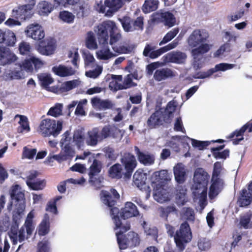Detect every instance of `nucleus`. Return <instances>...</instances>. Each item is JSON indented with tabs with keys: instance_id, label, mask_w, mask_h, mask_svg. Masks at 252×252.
Masks as SVG:
<instances>
[{
	"instance_id": "f257e3e1",
	"label": "nucleus",
	"mask_w": 252,
	"mask_h": 252,
	"mask_svg": "<svg viewBox=\"0 0 252 252\" xmlns=\"http://www.w3.org/2000/svg\"><path fill=\"white\" fill-rule=\"evenodd\" d=\"M25 207L23 204H19L16 210L13 212V220L14 223L12 225L9 233V236L13 245L18 242L21 243L28 239L32 234L34 229L33 219L34 217V211L32 210L26 218L23 226L18 231L19 220L23 215Z\"/></svg>"
},
{
	"instance_id": "f03ea898",
	"label": "nucleus",
	"mask_w": 252,
	"mask_h": 252,
	"mask_svg": "<svg viewBox=\"0 0 252 252\" xmlns=\"http://www.w3.org/2000/svg\"><path fill=\"white\" fill-rule=\"evenodd\" d=\"M110 214L115 224L114 230L117 238L118 244L120 250H125L128 247H134L139 243L137 234L134 232H129L127 237L123 233L130 229L129 223L124 224L119 218V210L117 207L111 209Z\"/></svg>"
},
{
	"instance_id": "7ed1b4c3",
	"label": "nucleus",
	"mask_w": 252,
	"mask_h": 252,
	"mask_svg": "<svg viewBox=\"0 0 252 252\" xmlns=\"http://www.w3.org/2000/svg\"><path fill=\"white\" fill-rule=\"evenodd\" d=\"M208 33L204 30H195L190 35L188 39L189 45L192 47L200 46L192 50V55L193 57V66L196 69L201 67L199 61L202 58V55L207 52L210 49L211 46L207 43H203L208 38Z\"/></svg>"
},
{
	"instance_id": "20e7f679",
	"label": "nucleus",
	"mask_w": 252,
	"mask_h": 252,
	"mask_svg": "<svg viewBox=\"0 0 252 252\" xmlns=\"http://www.w3.org/2000/svg\"><path fill=\"white\" fill-rule=\"evenodd\" d=\"M63 122L62 120L46 119L41 121L38 131L43 136L51 135L57 137L60 134L63 129Z\"/></svg>"
},
{
	"instance_id": "39448f33",
	"label": "nucleus",
	"mask_w": 252,
	"mask_h": 252,
	"mask_svg": "<svg viewBox=\"0 0 252 252\" xmlns=\"http://www.w3.org/2000/svg\"><path fill=\"white\" fill-rule=\"evenodd\" d=\"M126 0H105L104 4L101 0L97 1L94 8L99 13L108 17L112 16L122 7Z\"/></svg>"
},
{
	"instance_id": "423d86ee",
	"label": "nucleus",
	"mask_w": 252,
	"mask_h": 252,
	"mask_svg": "<svg viewBox=\"0 0 252 252\" xmlns=\"http://www.w3.org/2000/svg\"><path fill=\"white\" fill-rule=\"evenodd\" d=\"M192 238L190 229L187 222L183 223L179 230L177 231L174 236V241L177 248L183 251L186 244L190 241Z\"/></svg>"
},
{
	"instance_id": "0eeeda50",
	"label": "nucleus",
	"mask_w": 252,
	"mask_h": 252,
	"mask_svg": "<svg viewBox=\"0 0 252 252\" xmlns=\"http://www.w3.org/2000/svg\"><path fill=\"white\" fill-rule=\"evenodd\" d=\"M114 22L111 20L104 21L94 29V31L97 35L99 44H107L108 43L109 35L111 29H113Z\"/></svg>"
},
{
	"instance_id": "6e6552de",
	"label": "nucleus",
	"mask_w": 252,
	"mask_h": 252,
	"mask_svg": "<svg viewBox=\"0 0 252 252\" xmlns=\"http://www.w3.org/2000/svg\"><path fill=\"white\" fill-rule=\"evenodd\" d=\"M178 44V40L175 39L170 43L157 50H154L156 48L155 46L147 44L144 48L143 55L145 57L149 56L151 59H155L164 53L174 49Z\"/></svg>"
},
{
	"instance_id": "1a4fd4ad",
	"label": "nucleus",
	"mask_w": 252,
	"mask_h": 252,
	"mask_svg": "<svg viewBox=\"0 0 252 252\" xmlns=\"http://www.w3.org/2000/svg\"><path fill=\"white\" fill-rule=\"evenodd\" d=\"M26 4L13 9L12 15L17 18L26 20L33 14L32 10L36 4V0H26Z\"/></svg>"
},
{
	"instance_id": "9d476101",
	"label": "nucleus",
	"mask_w": 252,
	"mask_h": 252,
	"mask_svg": "<svg viewBox=\"0 0 252 252\" xmlns=\"http://www.w3.org/2000/svg\"><path fill=\"white\" fill-rule=\"evenodd\" d=\"M191 189L193 200L199 204L201 212L207 204V187L192 186Z\"/></svg>"
},
{
	"instance_id": "9b49d317",
	"label": "nucleus",
	"mask_w": 252,
	"mask_h": 252,
	"mask_svg": "<svg viewBox=\"0 0 252 252\" xmlns=\"http://www.w3.org/2000/svg\"><path fill=\"white\" fill-rule=\"evenodd\" d=\"M10 194L11 198V200L9 201L7 204L6 210L7 212L10 213L13 209V200H15L17 201V203L15 205V208L13 210V212L18 207L19 204H23V203H20L19 201L22 199L24 197V194L22 192V189L20 186L16 185L11 187ZM25 206V205H24Z\"/></svg>"
},
{
	"instance_id": "f8f14e48",
	"label": "nucleus",
	"mask_w": 252,
	"mask_h": 252,
	"mask_svg": "<svg viewBox=\"0 0 252 252\" xmlns=\"http://www.w3.org/2000/svg\"><path fill=\"white\" fill-rule=\"evenodd\" d=\"M27 36L35 40H40L45 36L43 28L39 24L33 23L28 25L25 31Z\"/></svg>"
},
{
	"instance_id": "ddd939ff",
	"label": "nucleus",
	"mask_w": 252,
	"mask_h": 252,
	"mask_svg": "<svg viewBox=\"0 0 252 252\" xmlns=\"http://www.w3.org/2000/svg\"><path fill=\"white\" fill-rule=\"evenodd\" d=\"M119 197V194L114 189H111L110 191L102 190L100 193L101 201L109 207H112Z\"/></svg>"
},
{
	"instance_id": "4468645a",
	"label": "nucleus",
	"mask_w": 252,
	"mask_h": 252,
	"mask_svg": "<svg viewBox=\"0 0 252 252\" xmlns=\"http://www.w3.org/2000/svg\"><path fill=\"white\" fill-rule=\"evenodd\" d=\"M17 57L9 49L0 46V65L4 66L14 63Z\"/></svg>"
},
{
	"instance_id": "2eb2a0df",
	"label": "nucleus",
	"mask_w": 252,
	"mask_h": 252,
	"mask_svg": "<svg viewBox=\"0 0 252 252\" xmlns=\"http://www.w3.org/2000/svg\"><path fill=\"white\" fill-rule=\"evenodd\" d=\"M209 179L208 173L203 168H198L194 172L192 186L207 187Z\"/></svg>"
},
{
	"instance_id": "dca6fc26",
	"label": "nucleus",
	"mask_w": 252,
	"mask_h": 252,
	"mask_svg": "<svg viewBox=\"0 0 252 252\" xmlns=\"http://www.w3.org/2000/svg\"><path fill=\"white\" fill-rule=\"evenodd\" d=\"M56 45L54 39L50 38L40 43L37 48V50L43 55L49 56L53 54Z\"/></svg>"
},
{
	"instance_id": "f3484780",
	"label": "nucleus",
	"mask_w": 252,
	"mask_h": 252,
	"mask_svg": "<svg viewBox=\"0 0 252 252\" xmlns=\"http://www.w3.org/2000/svg\"><path fill=\"white\" fill-rule=\"evenodd\" d=\"M188 170L182 163H178L173 167V173L176 181L183 184L186 180Z\"/></svg>"
},
{
	"instance_id": "a211bd4d",
	"label": "nucleus",
	"mask_w": 252,
	"mask_h": 252,
	"mask_svg": "<svg viewBox=\"0 0 252 252\" xmlns=\"http://www.w3.org/2000/svg\"><path fill=\"white\" fill-rule=\"evenodd\" d=\"M163 122L166 123V120L163 115V112L161 110H158L150 117L147 120V124L148 126L152 129L162 125Z\"/></svg>"
},
{
	"instance_id": "6ab92c4d",
	"label": "nucleus",
	"mask_w": 252,
	"mask_h": 252,
	"mask_svg": "<svg viewBox=\"0 0 252 252\" xmlns=\"http://www.w3.org/2000/svg\"><path fill=\"white\" fill-rule=\"evenodd\" d=\"M101 141L100 132L98 128L95 127L88 131L85 137V142L87 145L94 147Z\"/></svg>"
},
{
	"instance_id": "aec40b11",
	"label": "nucleus",
	"mask_w": 252,
	"mask_h": 252,
	"mask_svg": "<svg viewBox=\"0 0 252 252\" xmlns=\"http://www.w3.org/2000/svg\"><path fill=\"white\" fill-rule=\"evenodd\" d=\"M121 162L125 166V169L128 173H131L137 165L135 157L130 154L126 153L121 158Z\"/></svg>"
},
{
	"instance_id": "412c9836",
	"label": "nucleus",
	"mask_w": 252,
	"mask_h": 252,
	"mask_svg": "<svg viewBox=\"0 0 252 252\" xmlns=\"http://www.w3.org/2000/svg\"><path fill=\"white\" fill-rule=\"evenodd\" d=\"M138 215L139 211L136 206L131 202H127L120 213V216L124 220L136 217Z\"/></svg>"
},
{
	"instance_id": "4be33fe9",
	"label": "nucleus",
	"mask_w": 252,
	"mask_h": 252,
	"mask_svg": "<svg viewBox=\"0 0 252 252\" xmlns=\"http://www.w3.org/2000/svg\"><path fill=\"white\" fill-rule=\"evenodd\" d=\"M153 187L154 188V198L157 202L162 203L170 199L169 193L161 186H153Z\"/></svg>"
},
{
	"instance_id": "5701e85b",
	"label": "nucleus",
	"mask_w": 252,
	"mask_h": 252,
	"mask_svg": "<svg viewBox=\"0 0 252 252\" xmlns=\"http://www.w3.org/2000/svg\"><path fill=\"white\" fill-rule=\"evenodd\" d=\"M212 184L210 187L209 196L213 199L218 195L223 188V181L221 179H213L211 180Z\"/></svg>"
},
{
	"instance_id": "b1692460",
	"label": "nucleus",
	"mask_w": 252,
	"mask_h": 252,
	"mask_svg": "<svg viewBox=\"0 0 252 252\" xmlns=\"http://www.w3.org/2000/svg\"><path fill=\"white\" fill-rule=\"evenodd\" d=\"M162 58L165 62L182 63L186 59V55L180 52H172L164 56Z\"/></svg>"
},
{
	"instance_id": "393cba45",
	"label": "nucleus",
	"mask_w": 252,
	"mask_h": 252,
	"mask_svg": "<svg viewBox=\"0 0 252 252\" xmlns=\"http://www.w3.org/2000/svg\"><path fill=\"white\" fill-rule=\"evenodd\" d=\"M52 71L56 75L60 77H66L74 75L75 71L70 66L63 65L55 66L52 68Z\"/></svg>"
},
{
	"instance_id": "a878e982",
	"label": "nucleus",
	"mask_w": 252,
	"mask_h": 252,
	"mask_svg": "<svg viewBox=\"0 0 252 252\" xmlns=\"http://www.w3.org/2000/svg\"><path fill=\"white\" fill-rule=\"evenodd\" d=\"M102 45L99 49L96 52V56L100 60H108L115 55L111 51L107 44H99Z\"/></svg>"
},
{
	"instance_id": "bb28decb",
	"label": "nucleus",
	"mask_w": 252,
	"mask_h": 252,
	"mask_svg": "<svg viewBox=\"0 0 252 252\" xmlns=\"http://www.w3.org/2000/svg\"><path fill=\"white\" fill-rule=\"evenodd\" d=\"M147 174L141 169L137 170L133 176L134 184L140 189H142L145 186L147 180Z\"/></svg>"
},
{
	"instance_id": "cd10ccee",
	"label": "nucleus",
	"mask_w": 252,
	"mask_h": 252,
	"mask_svg": "<svg viewBox=\"0 0 252 252\" xmlns=\"http://www.w3.org/2000/svg\"><path fill=\"white\" fill-rule=\"evenodd\" d=\"M101 162L96 160L94 159L93 164L90 167V172L89 175L90 177L89 182L92 183L94 186H96L95 178L94 176L97 175L101 171Z\"/></svg>"
},
{
	"instance_id": "c85d7f7f",
	"label": "nucleus",
	"mask_w": 252,
	"mask_h": 252,
	"mask_svg": "<svg viewBox=\"0 0 252 252\" xmlns=\"http://www.w3.org/2000/svg\"><path fill=\"white\" fill-rule=\"evenodd\" d=\"M135 150L140 163L145 165H150L154 163L155 157L154 155L141 152L137 147H135Z\"/></svg>"
},
{
	"instance_id": "c756f323",
	"label": "nucleus",
	"mask_w": 252,
	"mask_h": 252,
	"mask_svg": "<svg viewBox=\"0 0 252 252\" xmlns=\"http://www.w3.org/2000/svg\"><path fill=\"white\" fill-rule=\"evenodd\" d=\"M168 171L162 170L160 171L154 172L152 176V186H159L162 181H166L168 179Z\"/></svg>"
},
{
	"instance_id": "7c9ffc66",
	"label": "nucleus",
	"mask_w": 252,
	"mask_h": 252,
	"mask_svg": "<svg viewBox=\"0 0 252 252\" xmlns=\"http://www.w3.org/2000/svg\"><path fill=\"white\" fill-rule=\"evenodd\" d=\"M54 6V4L47 1H41L37 6L38 13L40 15L47 16L53 10Z\"/></svg>"
},
{
	"instance_id": "2f4dec72",
	"label": "nucleus",
	"mask_w": 252,
	"mask_h": 252,
	"mask_svg": "<svg viewBox=\"0 0 252 252\" xmlns=\"http://www.w3.org/2000/svg\"><path fill=\"white\" fill-rule=\"evenodd\" d=\"M177 106V102L174 100H172L167 103L166 107L163 113L166 123H170L173 117V113L175 112Z\"/></svg>"
},
{
	"instance_id": "473e14b6",
	"label": "nucleus",
	"mask_w": 252,
	"mask_h": 252,
	"mask_svg": "<svg viewBox=\"0 0 252 252\" xmlns=\"http://www.w3.org/2000/svg\"><path fill=\"white\" fill-rule=\"evenodd\" d=\"M91 103L94 108L99 110L109 109L113 106V104L110 101L102 100L98 97L93 98Z\"/></svg>"
},
{
	"instance_id": "72a5a7b5",
	"label": "nucleus",
	"mask_w": 252,
	"mask_h": 252,
	"mask_svg": "<svg viewBox=\"0 0 252 252\" xmlns=\"http://www.w3.org/2000/svg\"><path fill=\"white\" fill-rule=\"evenodd\" d=\"M49 217L47 214H45L42 220L37 228V233L40 236H44L49 233Z\"/></svg>"
},
{
	"instance_id": "f704fd0d",
	"label": "nucleus",
	"mask_w": 252,
	"mask_h": 252,
	"mask_svg": "<svg viewBox=\"0 0 252 252\" xmlns=\"http://www.w3.org/2000/svg\"><path fill=\"white\" fill-rule=\"evenodd\" d=\"M110 40L109 44L111 45L112 48L118 44V42L121 39L122 35L120 33V31L114 23L113 27V29H111L110 32Z\"/></svg>"
},
{
	"instance_id": "c9c22d12",
	"label": "nucleus",
	"mask_w": 252,
	"mask_h": 252,
	"mask_svg": "<svg viewBox=\"0 0 252 252\" xmlns=\"http://www.w3.org/2000/svg\"><path fill=\"white\" fill-rule=\"evenodd\" d=\"M85 138L82 131L77 129L74 131L72 142L74 143L78 149H81L84 148L85 145Z\"/></svg>"
},
{
	"instance_id": "e433bc0d",
	"label": "nucleus",
	"mask_w": 252,
	"mask_h": 252,
	"mask_svg": "<svg viewBox=\"0 0 252 252\" xmlns=\"http://www.w3.org/2000/svg\"><path fill=\"white\" fill-rule=\"evenodd\" d=\"M176 201L179 206L184 205L187 202V189L185 187H178L176 195Z\"/></svg>"
},
{
	"instance_id": "4c0bfd02",
	"label": "nucleus",
	"mask_w": 252,
	"mask_h": 252,
	"mask_svg": "<svg viewBox=\"0 0 252 252\" xmlns=\"http://www.w3.org/2000/svg\"><path fill=\"white\" fill-rule=\"evenodd\" d=\"M252 201V194L246 189H243L241 196L238 200L240 205L245 207L249 205Z\"/></svg>"
},
{
	"instance_id": "58836bf2",
	"label": "nucleus",
	"mask_w": 252,
	"mask_h": 252,
	"mask_svg": "<svg viewBox=\"0 0 252 252\" xmlns=\"http://www.w3.org/2000/svg\"><path fill=\"white\" fill-rule=\"evenodd\" d=\"M109 87L112 91H117L124 89L122 84V76H115L109 82Z\"/></svg>"
},
{
	"instance_id": "ea45409f",
	"label": "nucleus",
	"mask_w": 252,
	"mask_h": 252,
	"mask_svg": "<svg viewBox=\"0 0 252 252\" xmlns=\"http://www.w3.org/2000/svg\"><path fill=\"white\" fill-rule=\"evenodd\" d=\"M86 46L91 50H95L97 48V44L94 32L90 31L87 32L86 37Z\"/></svg>"
},
{
	"instance_id": "a19ab883",
	"label": "nucleus",
	"mask_w": 252,
	"mask_h": 252,
	"mask_svg": "<svg viewBox=\"0 0 252 252\" xmlns=\"http://www.w3.org/2000/svg\"><path fill=\"white\" fill-rule=\"evenodd\" d=\"M123 168L122 165L116 163L109 169V176L112 178L120 179L122 177Z\"/></svg>"
},
{
	"instance_id": "79ce46f5",
	"label": "nucleus",
	"mask_w": 252,
	"mask_h": 252,
	"mask_svg": "<svg viewBox=\"0 0 252 252\" xmlns=\"http://www.w3.org/2000/svg\"><path fill=\"white\" fill-rule=\"evenodd\" d=\"M59 18L64 23L71 24L74 22L75 15L67 10H63L59 13Z\"/></svg>"
},
{
	"instance_id": "37998d69",
	"label": "nucleus",
	"mask_w": 252,
	"mask_h": 252,
	"mask_svg": "<svg viewBox=\"0 0 252 252\" xmlns=\"http://www.w3.org/2000/svg\"><path fill=\"white\" fill-rule=\"evenodd\" d=\"M80 81L78 80H73L62 83L60 87V91L62 93L68 92L79 85Z\"/></svg>"
},
{
	"instance_id": "c03bdc74",
	"label": "nucleus",
	"mask_w": 252,
	"mask_h": 252,
	"mask_svg": "<svg viewBox=\"0 0 252 252\" xmlns=\"http://www.w3.org/2000/svg\"><path fill=\"white\" fill-rule=\"evenodd\" d=\"M183 138L184 140H186V143H187L189 141H191L192 146L199 150H203L209 145L208 141H198L192 138H190L187 136H183Z\"/></svg>"
},
{
	"instance_id": "a18cd8bd",
	"label": "nucleus",
	"mask_w": 252,
	"mask_h": 252,
	"mask_svg": "<svg viewBox=\"0 0 252 252\" xmlns=\"http://www.w3.org/2000/svg\"><path fill=\"white\" fill-rule=\"evenodd\" d=\"M124 30L126 32H131L135 30L132 20L129 17H124L122 19H119Z\"/></svg>"
},
{
	"instance_id": "49530a36",
	"label": "nucleus",
	"mask_w": 252,
	"mask_h": 252,
	"mask_svg": "<svg viewBox=\"0 0 252 252\" xmlns=\"http://www.w3.org/2000/svg\"><path fill=\"white\" fill-rule=\"evenodd\" d=\"M160 17L165 25L171 27L175 25L176 22L175 18L174 15L170 12H162L160 13Z\"/></svg>"
},
{
	"instance_id": "de8ad7c7",
	"label": "nucleus",
	"mask_w": 252,
	"mask_h": 252,
	"mask_svg": "<svg viewBox=\"0 0 252 252\" xmlns=\"http://www.w3.org/2000/svg\"><path fill=\"white\" fill-rule=\"evenodd\" d=\"M67 57L71 60L72 64L77 68L78 67V63L80 61L78 49L72 48L70 49L67 53Z\"/></svg>"
},
{
	"instance_id": "09e8293b",
	"label": "nucleus",
	"mask_w": 252,
	"mask_h": 252,
	"mask_svg": "<svg viewBox=\"0 0 252 252\" xmlns=\"http://www.w3.org/2000/svg\"><path fill=\"white\" fill-rule=\"evenodd\" d=\"M158 0H147L143 6V10L145 13H149L158 8Z\"/></svg>"
},
{
	"instance_id": "8fccbe9b",
	"label": "nucleus",
	"mask_w": 252,
	"mask_h": 252,
	"mask_svg": "<svg viewBox=\"0 0 252 252\" xmlns=\"http://www.w3.org/2000/svg\"><path fill=\"white\" fill-rule=\"evenodd\" d=\"M172 75V72L168 69L157 70L154 74L155 79L158 81L165 79Z\"/></svg>"
},
{
	"instance_id": "3c124183",
	"label": "nucleus",
	"mask_w": 252,
	"mask_h": 252,
	"mask_svg": "<svg viewBox=\"0 0 252 252\" xmlns=\"http://www.w3.org/2000/svg\"><path fill=\"white\" fill-rule=\"evenodd\" d=\"M75 10L78 18H81L86 16L89 13L90 8L87 3H79L76 7Z\"/></svg>"
},
{
	"instance_id": "603ef678",
	"label": "nucleus",
	"mask_w": 252,
	"mask_h": 252,
	"mask_svg": "<svg viewBox=\"0 0 252 252\" xmlns=\"http://www.w3.org/2000/svg\"><path fill=\"white\" fill-rule=\"evenodd\" d=\"M38 78L40 81L42 86L45 88H47L49 85L52 84L54 81V79L51 77V75L48 73L39 74Z\"/></svg>"
},
{
	"instance_id": "864d4df0",
	"label": "nucleus",
	"mask_w": 252,
	"mask_h": 252,
	"mask_svg": "<svg viewBox=\"0 0 252 252\" xmlns=\"http://www.w3.org/2000/svg\"><path fill=\"white\" fill-rule=\"evenodd\" d=\"M51 247L50 242L46 239H43L39 242L37 245L36 252H51Z\"/></svg>"
},
{
	"instance_id": "5fc2aeb1",
	"label": "nucleus",
	"mask_w": 252,
	"mask_h": 252,
	"mask_svg": "<svg viewBox=\"0 0 252 252\" xmlns=\"http://www.w3.org/2000/svg\"><path fill=\"white\" fill-rule=\"evenodd\" d=\"M144 232L147 236H150L153 237H157L158 235L157 229L154 226H150L145 221H143L141 223Z\"/></svg>"
},
{
	"instance_id": "6e6d98bb",
	"label": "nucleus",
	"mask_w": 252,
	"mask_h": 252,
	"mask_svg": "<svg viewBox=\"0 0 252 252\" xmlns=\"http://www.w3.org/2000/svg\"><path fill=\"white\" fill-rule=\"evenodd\" d=\"M10 225L9 217L5 214L4 216L2 218L0 217V243H1V235L3 232L6 231Z\"/></svg>"
},
{
	"instance_id": "4d7b16f0",
	"label": "nucleus",
	"mask_w": 252,
	"mask_h": 252,
	"mask_svg": "<svg viewBox=\"0 0 252 252\" xmlns=\"http://www.w3.org/2000/svg\"><path fill=\"white\" fill-rule=\"evenodd\" d=\"M83 57L84 60L85 65L87 68H93L95 65V59L93 55L89 51L83 53Z\"/></svg>"
},
{
	"instance_id": "13d9d810",
	"label": "nucleus",
	"mask_w": 252,
	"mask_h": 252,
	"mask_svg": "<svg viewBox=\"0 0 252 252\" xmlns=\"http://www.w3.org/2000/svg\"><path fill=\"white\" fill-rule=\"evenodd\" d=\"M24 75L22 70H9L5 73V77L9 80L20 79L23 77Z\"/></svg>"
},
{
	"instance_id": "bf43d9fd",
	"label": "nucleus",
	"mask_w": 252,
	"mask_h": 252,
	"mask_svg": "<svg viewBox=\"0 0 252 252\" xmlns=\"http://www.w3.org/2000/svg\"><path fill=\"white\" fill-rule=\"evenodd\" d=\"M251 214H246L242 216L240 220V225L241 227L245 229L251 228L252 227V222H251Z\"/></svg>"
},
{
	"instance_id": "052dcab7",
	"label": "nucleus",
	"mask_w": 252,
	"mask_h": 252,
	"mask_svg": "<svg viewBox=\"0 0 252 252\" xmlns=\"http://www.w3.org/2000/svg\"><path fill=\"white\" fill-rule=\"evenodd\" d=\"M179 31L178 28H174L168 32L164 36L162 40L159 42V45H162L171 41L176 36L179 32Z\"/></svg>"
},
{
	"instance_id": "680f3d73",
	"label": "nucleus",
	"mask_w": 252,
	"mask_h": 252,
	"mask_svg": "<svg viewBox=\"0 0 252 252\" xmlns=\"http://www.w3.org/2000/svg\"><path fill=\"white\" fill-rule=\"evenodd\" d=\"M63 105L60 103L56 104L50 108L47 114L54 117H58L62 114Z\"/></svg>"
},
{
	"instance_id": "e2e57ef3",
	"label": "nucleus",
	"mask_w": 252,
	"mask_h": 252,
	"mask_svg": "<svg viewBox=\"0 0 252 252\" xmlns=\"http://www.w3.org/2000/svg\"><path fill=\"white\" fill-rule=\"evenodd\" d=\"M5 39L4 43L9 46H13L16 41L15 33L10 30L6 31Z\"/></svg>"
},
{
	"instance_id": "0e129e2a",
	"label": "nucleus",
	"mask_w": 252,
	"mask_h": 252,
	"mask_svg": "<svg viewBox=\"0 0 252 252\" xmlns=\"http://www.w3.org/2000/svg\"><path fill=\"white\" fill-rule=\"evenodd\" d=\"M113 51L118 54H128L130 53L132 48L129 46L117 44L112 47Z\"/></svg>"
},
{
	"instance_id": "69168bd1",
	"label": "nucleus",
	"mask_w": 252,
	"mask_h": 252,
	"mask_svg": "<svg viewBox=\"0 0 252 252\" xmlns=\"http://www.w3.org/2000/svg\"><path fill=\"white\" fill-rule=\"evenodd\" d=\"M27 185L33 190H41L45 186V183L44 180H37L35 181L31 182L28 181L27 182Z\"/></svg>"
},
{
	"instance_id": "338daca9",
	"label": "nucleus",
	"mask_w": 252,
	"mask_h": 252,
	"mask_svg": "<svg viewBox=\"0 0 252 252\" xmlns=\"http://www.w3.org/2000/svg\"><path fill=\"white\" fill-rule=\"evenodd\" d=\"M94 66L95 67L94 69L86 72L85 74L88 77L96 78L102 73L103 69L102 66L98 64H95Z\"/></svg>"
},
{
	"instance_id": "774afa93",
	"label": "nucleus",
	"mask_w": 252,
	"mask_h": 252,
	"mask_svg": "<svg viewBox=\"0 0 252 252\" xmlns=\"http://www.w3.org/2000/svg\"><path fill=\"white\" fill-rule=\"evenodd\" d=\"M20 121L19 123L20 127L18 128V131L20 132L24 131L28 132L30 131V128L29 125L27 118L24 116H19Z\"/></svg>"
}]
</instances>
